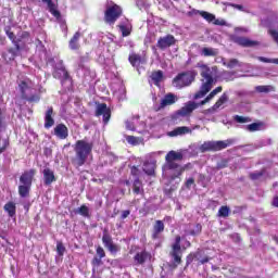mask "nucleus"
<instances>
[{
  "label": "nucleus",
  "mask_w": 278,
  "mask_h": 278,
  "mask_svg": "<svg viewBox=\"0 0 278 278\" xmlns=\"http://www.w3.org/2000/svg\"><path fill=\"white\" fill-rule=\"evenodd\" d=\"M177 160H184V154L181 152H175L169 151L165 156V164L163 165V177L167 181H175V179H178L177 184L181 181L179 177L184 174V170H187V168H192V165L190 163L186 164L185 166H181L177 164L175 161Z\"/></svg>",
  "instance_id": "nucleus-1"
},
{
  "label": "nucleus",
  "mask_w": 278,
  "mask_h": 278,
  "mask_svg": "<svg viewBox=\"0 0 278 278\" xmlns=\"http://www.w3.org/2000/svg\"><path fill=\"white\" fill-rule=\"evenodd\" d=\"M197 67L201 68L202 85L200 90L194 94L193 99H203V97H205V94L212 90L216 74H214V68H210V66L204 63H198Z\"/></svg>",
  "instance_id": "nucleus-2"
},
{
  "label": "nucleus",
  "mask_w": 278,
  "mask_h": 278,
  "mask_svg": "<svg viewBox=\"0 0 278 278\" xmlns=\"http://www.w3.org/2000/svg\"><path fill=\"white\" fill-rule=\"evenodd\" d=\"M94 143L92 141H88V139H81L76 141L74 146V151L76 153V157L74 160L75 166H84L86 164V160L90 153H92V149Z\"/></svg>",
  "instance_id": "nucleus-3"
},
{
  "label": "nucleus",
  "mask_w": 278,
  "mask_h": 278,
  "mask_svg": "<svg viewBox=\"0 0 278 278\" xmlns=\"http://www.w3.org/2000/svg\"><path fill=\"white\" fill-rule=\"evenodd\" d=\"M189 247H190V241L186 240L181 245V237L179 236L176 237L175 242L172 245V252H170V255L174 260V264H176V266L178 264H181V255L184 251H186V249H189Z\"/></svg>",
  "instance_id": "nucleus-4"
},
{
  "label": "nucleus",
  "mask_w": 278,
  "mask_h": 278,
  "mask_svg": "<svg viewBox=\"0 0 278 278\" xmlns=\"http://www.w3.org/2000/svg\"><path fill=\"white\" fill-rule=\"evenodd\" d=\"M194 77H197V72L194 71H189L186 73L178 74L174 79H173V86L174 88H177L178 90H181V88H186L194 81Z\"/></svg>",
  "instance_id": "nucleus-5"
},
{
  "label": "nucleus",
  "mask_w": 278,
  "mask_h": 278,
  "mask_svg": "<svg viewBox=\"0 0 278 278\" xmlns=\"http://www.w3.org/2000/svg\"><path fill=\"white\" fill-rule=\"evenodd\" d=\"M20 92H22L23 99H26L27 101L34 102V101H40L39 94H34V83L29 79H24L18 85Z\"/></svg>",
  "instance_id": "nucleus-6"
},
{
  "label": "nucleus",
  "mask_w": 278,
  "mask_h": 278,
  "mask_svg": "<svg viewBox=\"0 0 278 278\" xmlns=\"http://www.w3.org/2000/svg\"><path fill=\"white\" fill-rule=\"evenodd\" d=\"M233 140H225V141H206L202 146H200V151L205 153V151H223V149H227V147H231Z\"/></svg>",
  "instance_id": "nucleus-7"
},
{
  "label": "nucleus",
  "mask_w": 278,
  "mask_h": 278,
  "mask_svg": "<svg viewBox=\"0 0 278 278\" xmlns=\"http://www.w3.org/2000/svg\"><path fill=\"white\" fill-rule=\"evenodd\" d=\"M197 108H199V103L189 101L187 104H185V106H182L172 116V119L174 123H177L178 121H181V118L190 116V114H192Z\"/></svg>",
  "instance_id": "nucleus-8"
},
{
  "label": "nucleus",
  "mask_w": 278,
  "mask_h": 278,
  "mask_svg": "<svg viewBox=\"0 0 278 278\" xmlns=\"http://www.w3.org/2000/svg\"><path fill=\"white\" fill-rule=\"evenodd\" d=\"M122 15L123 9H121V7L117 4H113L106 8L104 12V21L108 23V25H114V23H116Z\"/></svg>",
  "instance_id": "nucleus-9"
},
{
  "label": "nucleus",
  "mask_w": 278,
  "mask_h": 278,
  "mask_svg": "<svg viewBox=\"0 0 278 278\" xmlns=\"http://www.w3.org/2000/svg\"><path fill=\"white\" fill-rule=\"evenodd\" d=\"M53 77L54 79H60L62 86L68 81L71 84V77L68 76V72H66V67H64V62L63 61H58L54 64V70H53Z\"/></svg>",
  "instance_id": "nucleus-10"
},
{
  "label": "nucleus",
  "mask_w": 278,
  "mask_h": 278,
  "mask_svg": "<svg viewBox=\"0 0 278 278\" xmlns=\"http://www.w3.org/2000/svg\"><path fill=\"white\" fill-rule=\"evenodd\" d=\"M96 116H103V123H104V125H108V123H110V118L112 116V111H110V108H108V104L100 103L97 105Z\"/></svg>",
  "instance_id": "nucleus-11"
},
{
  "label": "nucleus",
  "mask_w": 278,
  "mask_h": 278,
  "mask_svg": "<svg viewBox=\"0 0 278 278\" xmlns=\"http://www.w3.org/2000/svg\"><path fill=\"white\" fill-rule=\"evenodd\" d=\"M102 242L105 249L110 251V253H113V254L118 253L119 251L118 245L114 244V241L112 240V236L108 233V230L103 231Z\"/></svg>",
  "instance_id": "nucleus-12"
},
{
  "label": "nucleus",
  "mask_w": 278,
  "mask_h": 278,
  "mask_svg": "<svg viewBox=\"0 0 278 278\" xmlns=\"http://www.w3.org/2000/svg\"><path fill=\"white\" fill-rule=\"evenodd\" d=\"M131 66L135 68H140L142 64H147V56L144 54H138V53H130L128 58Z\"/></svg>",
  "instance_id": "nucleus-13"
},
{
  "label": "nucleus",
  "mask_w": 278,
  "mask_h": 278,
  "mask_svg": "<svg viewBox=\"0 0 278 278\" xmlns=\"http://www.w3.org/2000/svg\"><path fill=\"white\" fill-rule=\"evenodd\" d=\"M35 175H36L35 169H29L27 172H24L20 177V186H30L31 187Z\"/></svg>",
  "instance_id": "nucleus-14"
},
{
  "label": "nucleus",
  "mask_w": 278,
  "mask_h": 278,
  "mask_svg": "<svg viewBox=\"0 0 278 278\" xmlns=\"http://www.w3.org/2000/svg\"><path fill=\"white\" fill-rule=\"evenodd\" d=\"M153 155H155V154H150L149 155L150 159L143 163V172L146 173V175H154L155 174V166L157 164V161H155L153 159Z\"/></svg>",
  "instance_id": "nucleus-15"
},
{
  "label": "nucleus",
  "mask_w": 278,
  "mask_h": 278,
  "mask_svg": "<svg viewBox=\"0 0 278 278\" xmlns=\"http://www.w3.org/2000/svg\"><path fill=\"white\" fill-rule=\"evenodd\" d=\"M54 136H56L59 140H66L68 138V127L64 124H58L54 127Z\"/></svg>",
  "instance_id": "nucleus-16"
},
{
  "label": "nucleus",
  "mask_w": 278,
  "mask_h": 278,
  "mask_svg": "<svg viewBox=\"0 0 278 278\" xmlns=\"http://www.w3.org/2000/svg\"><path fill=\"white\" fill-rule=\"evenodd\" d=\"M176 40L173 35H167L157 41V48L159 49H168V47H173L175 45Z\"/></svg>",
  "instance_id": "nucleus-17"
},
{
  "label": "nucleus",
  "mask_w": 278,
  "mask_h": 278,
  "mask_svg": "<svg viewBox=\"0 0 278 278\" xmlns=\"http://www.w3.org/2000/svg\"><path fill=\"white\" fill-rule=\"evenodd\" d=\"M118 29L124 38L129 36L131 34V22L127 18H123L119 22Z\"/></svg>",
  "instance_id": "nucleus-18"
},
{
  "label": "nucleus",
  "mask_w": 278,
  "mask_h": 278,
  "mask_svg": "<svg viewBox=\"0 0 278 278\" xmlns=\"http://www.w3.org/2000/svg\"><path fill=\"white\" fill-rule=\"evenodd\" d=\"M45 186H51L55 181V173L49 167H45L42 170Z\"/></svg>",
  "instance_id": "nucleus-19"
},
{
  "label": "nucleus",
  "mask_w": 278,
  "mask_h": 278,
  "mask_svg": "<svg viewBox=\"0 0 278 278\" xmlns=\"http://www.w3.org/2000/svg\"><path fill=\"white\" fill-rule=\"evenodd\" d=\"M164 79V73L162 71L153 72L150 75L149 84L150 86H157L160 88V83Z\"/></svg>",
  "instance_id": "nucleus-20"
},
{
  "label": "nucleus",
  "mask_w": 278,
  "mask_h": 278,
  "mask_svg": "<svg viewBox=\"0 0 278 278\" xmlns=\"http://www.w3.org/2000/svg\"><path fill=\"white\" fill-rule=\"evenodd\" d=\"M235 42L240 47H257V45H260V42L251 40L247 37H236Z\"/></svg>",
  "instance_id": "nucleus-21"
},
{
  "label": "nucleus",
  "mask_w": 278,
  "mask_h": 278,
  "mask_svg": "<svg viewBox=\"0 0 278 278\" xmlns=\"http://www.w3.org/2000/svg\"><path fill=\"white\" fill-rule=\"evenodd\" d=\"M55 125V119H53V108H48L45 114V128L51 129Z\"/></svg>",
  "instance_id": "nucleus-22"
},
{
  "label": "nucleus",
  "mask_w": 278,
  "mask_h": 278,
  "mask_svg": "<svg viewBox=\"0 0 278 278\" xmlns=\"http://www.w3.org/2000/svg\"><path fill=\"white\" fill-rule=\"evenodd\" d=\"M186 134H192V129H190L188 126H180L169 131L167 136L175 138L176 136H186Z\"/></svg>",
  "instance_id": "nucleus-23"
},
{
  "label": "nucleus",
  "mask_w": 278,
  "mask_h": 278,
  "mask_svg": "<svg viewBox=\"0 0 278 278\" xmlns=\"http://www.w3.org/2000/svg\"><path fill=\"white\" fill-rule=\"evenodd\" d=\"M42 3H47L50 14H52L56 21H62V15L52 0H42Z\"/></svg>",
  "instance_id": "nucleus-24"
},
{
  "label": "nucleus",
  "mask_w": 278,
  "mask_h": 278,
  "mask_svg": "<svg viewBox=\"0 0 278 278\" xmlns=\"http://www.w3.org/2000/svg\"><path fill=\"white\" fill-rule=\"evenodd\" d=\"M178 98L174 93H167L163 97L161 100V108H166L168 105H174V103H177Z\"/></svg>",
  "instance_id": "nucleus-25"
},
{
  "label": "nucleus",
  "mask_w": 278,
  "mask_h": 278,
  "mask_svg": "<svg viewBox=\"0 0 278 278\" xmlns=\"http://www.w3.org/2000/svg\"><path fill=\"white\" fill-rule=\"evenodd\" d=\"M140 117L139 116H134L130 119L126 121V129H128L129 131H136V127H138V125H141L142 127H144V123H140L139 122Z\"/></svg>",
  "instance_id": "nucleus-26"
},
{
  "label": "nucleus",
  "mask_w": 278,
  "mask_h": 278,
  "mask_svg": "<svg viewBox=\"0 0 278 278\" xmlns=\"http://www.w3.org/2000/svg\"><path fill=\"white\" fill-rule=\"evenodd\" d=\"M229 101V96H227V92H224L220 98L216 101V103L210 109V112H216V110H219V108H223L225 103Z\"/></svg>",
  "instance_id": "nucleus-27"
},
{
  "label": "nucleus",
  "mask_w": 278,
  "mask_h": 278,
  "mask_svg": "<svg viewBox=\"0 0 278 278\" xmlns=\"http://www.w3.org/2000/svg\"><path fill=\"white\" fill-rule=\"evenodd\" d=\"M80 38H81V33L77 31L74 34V36L70 40V49L72 51H77V49H79V39Z\"/></svg>",
  "instance_id": "nucleus-28"
},
{
  "label": "nucleus",
  "mask_w": 278,
  "mask_h": 278,
  "mask_svg": "<svg viewBox=\"0 0 278 278\" xmlns=\"http://www.w3.org/2000/svg\"><path fill=\"white\" fill-rule=\"evenodd\" d=\"M150 258H151V254H149V252H147L144 250L141 252H138L135 255L136 264H144V262H147V260H150Z\"/></svg>",
  "instance_id": "nucleus-29"
},
{
  "label": "nucleus",
  "mask_w": 278,
  "mask_h": 278,
  "mask_svg": "<svg viewBox=\"0 0 278 278\" xmlns=\"http://www.w3.org/2000/svg\"><path fill=\"white\" fill-rule=\"evenodd\" d=\"M153 233H152V238L154 240H157V238H160V235L162 233V231H164V222L162 220H156L154 224V228H153Z\"/></svg>",
  "instance_id": "nucleus-30"
},
{
  "label": "nucleus",
  "mask_w": 278,
  "mask_h": 278,
  "mask_svg": "<svg viewBox=\"0 0 278 278\" xmlns=\"http://www.w3.org/2000/svg\"><path fill=\"white\" fill-rule=\"evenodd\" d=\"M200 55L204 58H214L218 55V49L216 48H202L200 51Z\"/></svg>",
  "instance_id": "nucleus-31"
},
{
  "label": "nucleus",
  "mask_w": 278,
  "mask_h": 278,
  "mask_svg": "<svg viewBox=\"0 0 278 278\" xmlns=\"http://www.w3.org/2000/svg\"><path fill=\"white\" fill-rule=\"evenodd\" d=\"M220 92H223V87H216L204 100L201 101L200 105H205V103H210V101H212V99H214V97H216V94Z\"/></svg>",
  "instance_id": "nucleus-32"
},
{
  "label": "nucleus",
  "mask_w": 278,
  "mask_h": 278,
  "mask_svg": "<svg viewBox=\"0 0 278 278\" xmlns=\"http://www.w3.org/2000/svg\"><path fill=\"white\" fill-rule=\"evenodd\" d=\"M4 212H7L10 218H14L16 216V204L14 202H8L4 205Z\"/></svg>",
  "instance_id": "nucleus-33"
},
{
  "label": "nucleus",
  "mask_w": 278,
  "mask_h": 278,
  "mask_svg": "<svg viewBox=\"0 0 278 278\" xmlns=\"http://www.w3.org/2000/svg\"><path fill=\"white\" fill-rule=\"evenodd\" d=\"M222 64L227 68H236V66H240V62L237 59H230L229 61L222 59Z\"/></svg>",
  "instance_id": "nucleus-34"
},
{
  "label": "nucleus",
  "mask_w": 278,
  "mask_h": 278,
  "mask_svg": "<svg viewBox=\"0 0 278 278\" xmlns=\"http://www.w3.org/2000/svg\"><path fill=\"white\" fill-rule=\"evenodd\" d=\"M29 190H31V186L20 185L18 186V194L22 199L29 197Z\"/></svg>",
  "instance_id": "nucleus-35"
},
{
  "label": "nucleus",
  "mask_w": 278,
  "mask_h": 278,
  "mask_svg": "<svg viewBox=\"0 0 278 278\" xmlns=\"http://www.w3.org/2000/svg\"><path fill=\"white\" fill-rule=\"evenodd\" d=\"M256 92L261 93H268V92H275V87L270 85H263V86H256L255 87Z\"/></svg>",
  "instance_id": "nucleus-36"
},
{
  "label": "nucleus",
  "mask_w": 278,
  "mask_h": 278,
  "mask_svg": "<svg viewBox=\"0 0 278 278\" xmlns=\"http://www.w3.org/2000/svg\"><path fill=\"white\" fill-rule=\"evenodd\" d=\"M5 34L8 38H10L11 41L14 43L16 51H21V46L18 45V40H16V36L14 35V33L10 31V29L7 28Z\"/></svg>",
  "instance_id": "nucleus-37"
},
{
  "label": "nucleus",
  "mask_w": 278,
  "mask_h": 278,
  "mask_svg": "<svg viewBox=\"0 0 278 278\" xmlns=\"http://www.w3.org/2000/svg\"><path fill=\"white\" fill-rule=\"evenodd\" d=\"M76 214H79L85 218H90V208L84 204L76 210Z\"/></svg>",
  "instance_id": "nucleus-38"
},
{
  "label": "nucleus",
  "mask_w": 278,
  "mask_h": 278,
  "mask_svg": "<svg viewBox=\"0 0 278 278\" xmlns=\"http://www.w3.org/2000/svg\"><path fill=\"white\" fill-rule=\"evenodd\" d=\"M200 16H202V18H205L207 23H214V21H216V15L207 11H201Z\"/></svg>",
  "instance_id": "nucleus-39"
},
{
  "label": "nucleus",
  "mask_w": 278,
  "mask_h": 278,
  "mask_svg": "<svg viewBox=\"0 0 278 278\" xmlns=\"http://www.w3.org/2000/svg\"><path fill=\"white\" fill-rule=\"evenodd\" d=\"M229 214H231V210L229 208V206H222L218 210L217 216H219V218H227Z\"/></svg>",
  "instance_id": "nucleus-40"
},
{
  "label": "nucleus",
  "mask_w": 278,
  "mask_h": 278,
  "mask_svg": "<svg viewBox=\"0 0 278 278\" xmlns=\"http://www.w3.org/2000/svg\"><path fill=\"white\" fill-rule=\"evenodd\" d=\"M262 127H264V124H262V123H252V124L245 126V129L248 131H261Z\"/></svg>",
  "instance_id": "nucleus-41"
},
{
  "label": "nucleus",
  "mask_w": 278,
  "mask_h": 278,
  "mask_svg": "<svg viewBox=\"0 0 278 278\" xmlns=\"http://www.w3.org/2000/svg\"><path fill=\"white\" fill-rule=\"evenodd\" d=\"M134 192L135 194H142V185L140 178H136L134 181Z\"/></svg>",
  "instance_id": "nucleus-42"
},
{
  "label": "nucleus",
  "mask_w": 278,
  "mask_h": 278,
  "mask_svg": "<svg viewBox=\"0 0 278 278\" xmlns=\"http://www.w3.org/2000/svg\"><path fill=\"white\" fill-rule=\"evenodd\" d=\"M233 121H235V123H239L241 125L244 124V123H251L250 117L240 116V115H235Z\"/></svg>",
  "instance_id": "nucleus-43"
},
{
  "label": "nucleus",
  "mask_w": 278,
  "mask_h": 278,
  "mask_svg": "<svg viewBox=\"0 0 278 278\" xmlns=\"http://www.w3.org/2000/svg\"><path fill=\"white\" fill-rule=\"evenodd\" d=\"M126 140L128 144H140V138L134 137V136H126Z\"/></svg>",
  "instance_id": "nucleus-44"
},
{
  "label": "nucleus",
  "mask_w": 278,
  "mask_h": 278,
  "mask_svg": "<svg viewBox=\"0 0 278 278\" xmlns=\"http://www.w3.org/2000/svg\"><path fill=\"white\" fill-rule=\"evenodd\" d=\"M260 62H264L265 64H278V59H268L264 56H258Z\"/></svg>",
  "instance_id": "nucleus-45"
},
{
  "label": "nucleus",
  "mask_w": 278,
  "mask_h": 278,
  "mask_svg": "<svg viewBox=\"0 0 278 278\" xmlns=\"http://www.w3.org/2000/svg\"><path fill=\"white\" fill-rule=\"evenodd\" d=\"M66 251V248L64 247V244L60 241H58L56 243V252H58V255H64Z\"/></svg>",
  "instance_id": "nucleus-46"
},
{
  "label": "nucleus",
  "mask_w": 278,
  "mask_h": 278,
  "mask_svg": "<svg viewBox=\"0 0 278 278\" xmlns=\"http://www.w3.org/2000/svg\"><path fill=\"white\" fill-rule=\"evenodd\" d=\"M250 177L253 181H256V179H262V177H264V172H254L250 174Z\"/></svg>",
  "instance_id": "nucleus-47"
},
{
  "label": "nucleus",
  "mask_w": 278,
  "mask_h": 278,
  "mask_svg": "<svg viewBox=\"0 0 278 278\" xmlns=\"http://www.w3.org/2000/svg\"><path fill=\"white\" fill-rule=\"evenodd\" d=\"M8 140L7 139H2L0 140V153H3V151H5V149H8Z\"/></svg>",
  "instance_id": "nucleus-48"
},
{
  "label": "nucleus",
  "mask_w": 278,
  "mask_h": 278,
  "mask_svg": "<svg viewBox=\"0 0 278 278\" xmlns=\"http://www.w3.org/2000/svg\"><path fill=\"white\" fill-rule=\"evenodd\" d=\"M97 255L100 257V260H103V257H105V250H103V248H101V247H98Z\"/></svg>",
  "instance_id": "nucleus-49"
},
{
  "label": "nucleus",
  "mask_w": 278,
  "mask_h": 278,
  "mask_svg": "<svg viewBox=\"0 0 278 278\" xmlns=\"http://www.w3.org/2000/svg\"><path fill=\"white\" fill-rule=\"evenodd\" d=\"M231 8H235V10H239L240 12H249L247 11V9H244V7L242 4H233V3H230L229 4Z\"/></svg>",
  "instance_id": "nucleus-50"
},
{
  "label": "nucleus",
  "mask_w": 278,
  "mask_h": 278,
  "mask_svg": "<svg viewBox=\"0 0 278 278\" xmlns=\"http://www.w3.org/2000/svg\"><path fill=\"white\" fill-rule=\"evenodd\" d=\"M130 173L134 177H136V179H138V175H140V169H138V167L136 166H132Z\"/></svg>",
  "instance_id": "nucleus-51"
},
{
  "label": "nucleus",
  "mask_w": 278,
  "mask_h": 278,
  "mask_svg": "<svg viewBox=\"0 0 278 278\" xmlns=\"http://www.w3.org/2000/svg\"><path fill=\"white\" fill-rule=\"evenodd\" d=\"M213 25H227V22L223 18H216L213 20Z\"/></svg>",
  "instance_id": "nucleus-52"
},
{
  "label": "nucleus",
  "mask_w": 278,
  "mask_h": 278,
  "mask_svg": "<svg viewBox=\"0 0 278 278\" xmlns=\"http://www.w3.org/2000/svg\"><path fill=\"white\" fill-rule=\"evenodd\" d=\"M191 236H197V233H201V225H195V229L191 230Z\"/></svg>",
  "instance_id": "nucleus-53"
},
{
  "label": "nucleus",
  "mask_w": 278,
  "mask_h": 278,
  "mask_svg": "<svg viewBox=\"0 0 278 278\" xmlns=\"http://www.w3.org/2000/svg\"><path fill=\"white\" fill-rule=\"evenodd\" d=\"M192 186H194V178L187 179L186 187L187 188H192Z\"/></svg>",
  "instance_id": "nucleus-54"
},
{
  "label": "nucleus",
  "mask_w": 278,
  "mask_h": 278,
  "mask_svg": "<svg viewBox=\"0 0 278 278\" xmlns=\"http://www.w3.org/2000/svg\"><path fill=\"white\" fill-rule=\"evenodd\" d=\"M223 77L225 79H232L233 73L232 72H224Z\"/></svg>",
  "instance_id": "nucleus-55"
},
{
  "label": "nucleus",
  "mask_w": 278,
  "mask_h": 278,
  "mask_svg": "<svg viewBox=\"0 0 278 278\" xmlns=\"http://www.w3.org/2000/svg\"><path fill=\"white\" fill-rule=\"evenodd\" d=\"M131 214V212L129 210L123 211L122 212V220H125V218H127V216H129Z\"/></svg>",
  "instance_id": "nucleus-56"
},
{
  "label": "nucleus",
  "mask_w": 278,
  "mask_h": 278,
  "mask_svg": "<svg viewBox=\"0 0 278 278\" xmlns=\"http://www.w3.org/2000/svg\"><path fill=\"white\" fill-rule=\"evenodd\" d=\"M93 266H101V257H94L92 261Z\"/></svg>",
  "instance_id": "nucleus-57"
},
{
  "label": "nucleus",
  "mask_w": 278,
  "mask_h": 278,
  "mask_svg": "<svg viewBox=\"0 0 278 278\" xmlns=\"http://www.w3.org/2000/svg\"><path fill=\"white\" fill-rule=\"evenodd\" d=\"M84 62H86V59L80 58L78 63V68H86V66L84 65Z\"/></svg>",
  "instance_id": "nucleus-58"
},
{
  "label": "nucleus",
  "mask_w": 278,
  "mask_h": 278,
  "mask_svg": "<svg viewBox=\"0 0 278 278\" xmlns=\"http://www.w3.org/2000/svg\"><path fill=\"white\" fill-rule=\"evenodd\" d=\"M194 14H201V11L193 9V10H191V11L188 12V15H189V16H194Z\"/></svg>",
  "instance_id": "nucleus-59"
},
{
  "label": "nucleus",
  "mask_w": 278,
  "mask_h": 278,
  "mask_svg": "<svg viewBox=\"0 0 278 278\" xmlns=\"http://www.w3.org/2000/svg\"><path fill=\"white\" fill-rule=\"evenodd\" d=\"M104 38H106L108 40H110V42H114V35H112V34H109V35H106Z\"/></svg>",
  "instance_id": "nucleus-60"
},
{
  "label": "nucleus",
  "mask_w": 278,
  "mask_h": 278,
  "mask_svg": "<svg viewBox=\"0 0 278 278\" xmlns=\"http://www.w3.org/2000/svg\"><path fill=\"white\" fill-rule=\"evenodd\" d=\"M3 127V112L0 109V129Z\"/></svg>",
  "instance_id": "nucleus-61"
},
{
  "label": "nucleus",
  "mask_w": 278,
  "mask_h": 278,
  "mask_svg": "<svg viewBox=\"0 0 278 278\" xmlns=\"http://www.w3.org/2000/svg\"><path fill=\"white\" fill-rule=\"evenodd\" d=\"M273 205L274 207H278V197L274 198Z\"/></svg>",
  "instance_id": "nucleus-62"
},
{
  "label": "nucleus",
  "mask_w": 278,
  "mask_h": 278,
  "mask_svg": "<svg viewBox=\"0 0 278 278\" xmlns=\"http://www.w3.org/2000/svg\"><path fill=\"white\" fill-rule=\"evenodd\" d=\"M202 264H207V262H210V258L205 257L203 260L200 261Z\"/></svg>",
  "instance_id": "nucleus-63"
},
{
  "label": "nucleus",
  "mask_w": 278,
  "mask_h": 278,
  "mask_svg": "<svg viewBox=\"0 0 278 278\" xmlns=\"http://www.w3.org/2000/svg\"><path fill=\"white\" fill-rule=\"evenodd\" d=\"M152 101H157V96H155V93H152Z\"/></svg>",
  "instance_id": "nucleus-64"
}]
</instances>
